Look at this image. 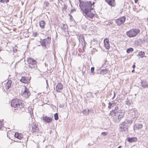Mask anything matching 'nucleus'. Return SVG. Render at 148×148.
Wrapping results in <instances>:
<instances>
[{"label": "nucleus", "mask_w": 148, "mask_h": 148, "mask_svg": "<svg viewBox=\"0 0 148 148\" xmlns=\"http://www.w3.org/2000/svg\"><path fill=\"white\" fill-rule=\"evenodd\" d=\"M94 2L91 1H79V7L82 11L84 13L91 12L94 10Z\"/></svg>", "instance_id": "obj_1"}, {"label": "nucleus", "mask_w": 148, "mask_h": 148, "mask_svg": "<svg viewBox=\"0 0 148 148\" xmlns=\"http://www.w3.org/2000/svg\"><path fill=\"white\" fill-rule=\"evenodd\" d=\"M11 106L14 108L15 110H22L23 109V104L22 103V101L18 99H13L12 100Z\"/></svg>", "instance_id": "obj_2"}, {"label": "nucleus", "mask_w": 148, "mask_h": 148, "mask_svg": "<svg viewBox=\"0 0 148 148\" xmlns=\"http://www.w3.org/2000/svg\"><path fill=\"white\" fill-rule=\"evenodd\" d=\"M51 38L48 37L47 38L43 40L41 42V45L43 47L46 48L47 45H48L50 42Z\"/></svg>", "instance_id": "obj_3"}, {"label": "nucleus", "mask_w": 148, "mask_h": 148, "mask_svg": "<svg viewBox=\"0 0 148 148\" xmlns=\"http://www.w3.org/2000/svg\"><path fill=\"white\" fill-rule=\"evenodd\" d=\"M22 90L23 92L22 94V96L26 98L29 97L30 95V93L28 89L25 87H24L22 88Z\"/></svg>", "instance_id": "obj_4"}, {"label": "nucleus", "mask_w": 148, "mask_h": 148, "mask_svg": "<svg viewBox=\"0 0 148 148\" xmlns=\"http://www.w3.org/2000/svg\"><path fill=\"white\" fill-rule=\"evenodd\" d=\"M140 32L138 29H133L130 30V38L136 36Z\"/></svg>", "instance_id": "obj_5"}, {"label": "nucleus", "mask_w": 148, "mask_h": 148, "mask_svg": "<svg viewBox=\"0 0 148 148\" xmlns=\"http://www.w3.org/2000/svg\"><path fill=\"white\" fill-rule=\"evenodd\" d=\"M114 114H116L115 117V118H117L118 116V121L116 120V122H119L120 121V119L122 118L124 114V112H114Z\"/></svg>", "instance_id": "obj_6"}, {"label": "nucleus", "mask_w": 148, "mask_h": 148, "mask_svg": "<svg viewBox=\"0 0 148 148\" xmlns=\"http://www.w3.org/2000/svg\"><path fill=\"white\" fill-rule=\"evenodd\" d=\"M125 17L123 16L121 18L117 19L116 21V22L118 25H121L123 24L125 22Z\"/></svg>", "instance_id": "obj_7"}, {"label": "nucleus", "mask_w": 148, "mask_h": 148, "mask_svg": "<svg viewBox=\"0 0 148 148\" xmlns=\"http://www.w3.org/2000/svg\"><path fill=\"white\" fill-rule=\"evenodd\" d=\"M120 131H123L125 130L128 129V126L127 124L125 123L124 122L121 124L120 125Z\"/></svg>", "instance_id": "obj_8"}, {"label": "nucleus", "mask_w": 148, "mask_h": 148, "mask_svg": "<svg viewBox=\"0 0 148 148\" xmlns=\"http://www.w3.org/2000/svg\"><path fill=\"white\" fill-rule=\"evenodd\" d=\"M42 119L45 122L47 123H50L52 122L53 119L52 118L48 117L46 116H43Z\"/></svg>", "instance_id": "obj_9"}, {"label": "nucleus", "mask_w": 148, "mask_h": 148, "mask_svg": "<svg viewBox=\"0 0 148 148\" xmlns=\"http://www.w3.org/2000/svg\"><path fill=\"white\" fill-rule=\"evenodd\" d=\"M27 62L28 64H32L34 66L36 65L37 62L36 60L30 58H28L27 59Z\"/></svg>", "instance_id": "obj_10"}, {"label": "nucleus", "mask_w": 148, "mask_h": 148, "mask_svg": "<svg viewBox=\"0 0 148 148\" xmlns=\"http://www.w3.org/2000/svg\"><path fill=\"white\" fill-rule=\"evenodd\" d=\"M84 14L86 15V18L88 19L92 18L95 16V14L92 13H91V12Z\"/></svg>", "instance_id": "obj_11"}, {"label": "nucleus", "mask_w": 148, "mask_h": 148, "mask_svg": "<svg viewBox=\"0 0 148 148\" xmlns=\"http://www.w3.org/2000/svg\"><path fill=\"white\" fill-rule=\"evenodd\" d=\"M63 88V85L60 83H59L56 86V91L58 92H60V90L62 89Z\"/></svg>", "instance_id": "obj_12"}, {"label": "nucleus", "mask_w": 148, "mask_h": 148, "mask_svg": "<svg viewBox=\"0 0 148 148\" xmlns=\"http://www.w3.org/2000/svg\"><path fill=\"white\" fill-rule=\"evenodd\" d=\"M32 131L33 132H36L38 130V127L35 123H33L32 125Z\"/></svg>", "instance_id": "obj_13"}, {"label": "nucleus", "mask_w": 148, "mask_h": 148, "mask_svg": "<svg viewBox=\"0 0 148 148\" xmlns=\"http://www.w3.org/2000/svg\"><path fill=\"white\" fill-rule=\"evenodd\" d=\"M104 42L105 47L107 49H109L110 47L108 39L106 38L104 40Z\"/></svg>", "instance_id": "obj_14"}, {"label": "nucleus", "mask_w": 148, "mask_h": 148, "mask_svg": "<svg viewBox=\"0 0 148 148\" xmlns=\"http://www.w3.org/2000/svg\"><path fill=\"white\" fill-rule=\"evenodd\" d=\"M106 1L110 6H114L115 4V0H105Z\"/></svg>", "instance_id": "obj_15"}, {"label": "nucleus", "mask_w": 148, "mask_h": 148, "mask_svg": "<svg viewBox=\"0 0 148 148\" xmlns=\"http://www.w3.org/2000/svg\"><path fill=\"white\" fill-rule=\"evenodd\" d=\"M12 81L11 80L9 79L8 80L7 82L5 84V88L8 90L10 87L11 86Z\"/></svg>", "instance_id": "obj_16"}, {"label": "nucleus", "mask_w": 148, "mask_h": 148, "mask_svg": "<svg viewBox=\"0 0 148 148\" xmlns=\"http://www.w3.org/2000/svg\"><path fill=\"white\" fill-rule=\"evenodd\" d=\"M20 81L24 83H27L29 82V79L26 77H22L20 80Z\"/></svg>", "instance_id": "obj_17"}, {"label": "nucleus", "mask_w": 148, "mask_h": 148, "mask_svg": "<svg viewBox=\"0 0 148 148\" xmlns=\"http://www.w3.org/2000/svg\"><path fill=\"white\" fill-rule=\"evenodd\" d=\"M141 85L144 88H145L148 87V83L144 80H143L141 81Z\"/></svg>", "instance_id": "obj_18"}, {"label": "nucleus", "mask_w": 148, "mask_h": 148, "mask_svg": "<svg viewBox=\"0 0 148 148\" xmlns=\"http://www.w3.org/2000/svg\"><path fill=\"white\" fill-rule=\"evenodd\" d=\"M67 25L65 24H63L61 26V28L62 30H64V32L66 33V32H67Z\"/></svg>", "instance_id": "obj_19"}, {"label": "nucleus", "mask_w": 148, "mask_h": 148, "mask_svg": "<svg viewBox=\"0 0 148 148\" xmlns=\"http://www.w3.org/2000/svg\"><path fill=\"white\" fill-rule=\"evenodd\" d=\"M39 24L41 28L44 29L45 28V21L43 20H42L39 22Z\"/></svg>", "instance_id": "obj_20"}, {"label": "nucleus", "mask_w": 148, "mask_h": 148, "mask_svg": "<svg viewBox=\"0 0 148 148\" xmlns=\"http://www.w3.org/2000/svg\"><path fill=\"white\" fill-rule=\"evenodd\" d=\"M143 127V125L141 124L135 125L134 127V129L135 130L136 129H141Z\"/></svg>", "instance_id": "obj_21"}, {"label": "nucleus", "mask_w": 148, "mask_h": 148, "mask_svg": "<svg viewBox=\"0 0 148 148\" xmlns=\"http://www.w3.org/2000/svg\"><path fill=\"white\" fill-rule=\"evenodd\" d=\"M145 53L144 52H143L142 51L140 52L137 55L138 56H140V58H143L144 57H145Z\"/></svg>", "instance_id": "obj_22"}, {"label": "nucleus", "mask_w": 148, "mask_h": 148, "mask_svg": "<svg viewBox=\"0 0 148 148\" xmlns=\"http://www.w3.org/2000/svg\"><path fill=\"white\" fill-rule=\"evenodd\" d=\"M108 70L107 69L101 70L100 71V73L102 75H104L107 73Z\"/></svg>", "instance_id": "obj_23"}, {"label": "nucleus", "mask_w": 148, "mask_h": 148, "mask_svg": "<svg viewBox=\"0 0 148 148\" xmlns=\"http://www.w3.org/2000/svg\"><path fill=\"white\" fill-rule=\"evenodd\" d=\"M97 43L98 41L95 39H93V40L91 41V45H97Z\"/></svg>", "instance_id": "obj_24"}, {"label": "nucleus", "mask_w": 148, "mask_h": 148, "mask_svg": "<svg viewBox=\"0 0 148 148\" xmlns=\"http://www.w3.org/2000/svg\"><path fill=\"white\" fill-rule=\"evenodd\" d=\"M137 140V139L136 137L130 138V142L132 143L136 142Z\"/></svg>", "instance_id": "obj_25"}, {"label": "nucleus", "mask_w": 148, "mask_h": 148, "mask_svg": "<svg viewBox=\"0 0 148 148\" xmlns=\"http://www.w3.org/2000/svg\"><path fill=\"white\" fill-rule=\"evenodd\" d=\"M79 41L81 42H83L84 41V37L83 36H80L79 37Z\"/></svg>", "instance_id": "obj_26"}, {"label": "nucleus", "mask_w": 148, "mask_h": 148, "mask_svg": "<svg viewBox=\"0 0 148 148\" xmlns=\"http://www.w3.org/2000/svg\"><path fill=\"white\" fill-rule=\"evenodd\" d=\"M54 119L56 120H57L58 119V114L57 113H55L54 115Z\"/></svg>", "instance_id": "obj_27"}, {"label": "nucleus", "mask_w": 148, "mask_h": 148, "mask_svg": "<svg viewBox=\"0 0 148 148\" xmlns=\"http://www.w3.org/2000/svg\"><path fill=\"white\" fill-rule=\"evenodd\" d=\"M95 68L93 67L91 68L90 69V72L92 73L93 75H94L95 73L94 72Z\"/></svg>", "instance_id": "obj_28"}, {"label": "nucleus", "mask_w": 148, "mask_h": 148, "mask_svg": "<svg viewBox=\"0 0 148 148\" xmlns=\"http://www.w3.org/2000/svg\"><path fill=\"white\" fill-rule=\"evenodd\" d=\"M28 66L30 68H31V69L34 68L36 67V66H34V65H33V64H29Z\"/></svg>", "instance_id": "obj_29"}, {"label": "nucleus", "mask_w": 148, "mask_h": 148, "mask_svg": "<svg viewBox=\"0 0 148 148\" xmlns=\"http://www.w3.org/2000/svg\"><path fill=\"white\" fill-rule=\"evenodd\" d=\"M129 101V100L127 99V100H126L125 102V104L127 105L128 106L130 104Z\"/></svg>", "instance_id": "obj_30"}, {"label": "nucleus", "mask_w": 148, "mask_h": 148, "mask_svg": "<svg viewBox=\"0 0 148 148\" xmlns=\"http://www.w3.org/2000/svg\"><path fill=\"white\" fill-rule=\"evenodd\" d=\"M9 2V0H0V2L1 3H7Z\"/></svg>", "instance_id": "obj_31"}, {"label": "nucleus", "mask_w": 148, "mask_h": 148, "mask_svg": "<svg viewBox=\"0 0 148 148\" xmlns=\"http://www.w3.org/2000/svg\"><path fill=\"white\" fill-rule=\"evenodd\" d=\"M44 3L46 7H47L49 5V3L48 1H45L44 2Z\"/></svg>", "instance_id": "obj_32"}, {"label": "nucleus", "mask_w": 148, "mask_h": 148, "mask_svg": "<svg viewBox=\"0 0 148 148\" xmlns=\"http://www.w3.org/2000/svg\"><path fill=\"white\" fill-rule=\"evenodd\" d=\"M19 134L18 133H15L14 135V136L16 138H18V137H19Z\"/></svg>", "instance_id": "obj_33"}, {"label": "nucleus", "mask_w": 148, "mask_h": 148, "mask_svg": "<svg viewBox=\"0 0 148 148\" xmlns=\"http://www.w3.org/2000/svg\"><path fill=\"white\" fill-rule=\"evenodd\" d=\"M28 110L29 111H33V108L32 107H28Z\"/></svg>", "instance_id": "obj_34"}, {"label": "nucleus", "mask_w": 148, "mask_h": 148, "mask_svg": "<svg viewBox=\"0 0 148 148\" xmlns=\"http://www.w3.org/2000/svg\"><path fill=\"white\" fill-rule=\"evenodd\" d=\"M83 114L86 115L88 114L89 112H82Z\"/></svg>", "instance_id": "obj_35"}, {"label": "nucleus", "mask_w": 148, "mask_h": 148, "mask_svg": "<svg viewBox=\"0 0 148 148\" xmlns=\"http://www.w3.org/2000/svg\"><path fill=\"white\" fill-rule=\"evenodd\" d=\"M112 104L110 102H109V106H108V107L109 108H111V106H112Z\"/></svg>", "instance_id": "obj_36"}, {"label": "nucleus", "mask_w": 148, "mask_h": 148, "mask_svg": "<svg viewBox=\"0 0 148 148\" xmlns=\"http://www.w3.org/2000/svg\"><path fill=\"white\" fill-rule=\"evenodd\" d=\"M3 125L2 124V122L0 120V129H1Z\"/></svg>", "instance_id": "obj_37"}, {"label": "nucleus", "mask_w": 148, "mask_h": 148, "mask_svg": "<svg viewBox=\"0 0 148 148\" xmlns=\"http://www.w3.org/2000/svg\"><path fill=\"white\" fill-rule=\"evenodd\" d=\"M107 134V133H106V132H103L101 133V134L104 136L106 135Z\"/></svg>", "instance_id": "obj_38"}, {"label": "nucleus", "mask_w": 148, "mask_h": 148, "mask_svg": "<svg viewBox=\"0 0 148 148\" xmlns=\"http://www.w3.org/2000/svg\"><path fill=\"white\" fill-rule=\"evenodd\" d=\"M19 137H18V138L20 139H21V138H22V135H19Z\"/></svg>", "instance_id": "obj_39"}, {"label": "nucleus", "mask_w": 148, "mask_h": 148, "mask_svg": "<svg viewBox=\"0 0 148 148\" xmlns=\"http://www.w3.org/2000/svg\"><path fill=\"white\" fill-rule=\"evenodd\" d=\"M127 34L128 36L130 37V31H127Z\"/></svg>", "instance_id": "obj_40"}, {"label": "nucleus", "mask_w": 148, "mask_h": 148, "mask_svg": "<svg viewBox=\"0 0 148 148\" xmlns=\"http://www.w3.org/2000/svg\"><path fill=\"white\" fill-rule=\"evenodd\" d=\"M34 35L35 36H36L38 35V33L37 32H35L34 33Z\"/></svg>", "instance_id": "obj_41"}, {"label": "nucleus", "mask_w": 148, "mask_h": 148, "mask_svg": "<svg viewBox=\"0 0 148 148\" xmlns=\"http://www.w3.org/2000/svg\"><path fill=\"white\" fill-rule=\"evenodd\" d=\"M133 49L132 48H130V52H132L133 51Z\"/></svg>", "instance_id": "obj_42"}, {"label": "nucleus", "mask_w": 148, "mask_h": 148, "mask_svg": "<svg viewBox=\"0 0 148 148\" xmlns=\"http://www.w3.org/2000/svg\"><path fill=\"white\" fill-rule=\"evenodd\" d=\"M130 48H128L127 50V53H130Z\"/></svg>", "instance_id": "obj_43"}, {"label": "nucleus", "mask_w": 148, "mask_h": 148, "mask_svg": "<svg viewBox=\"0 0 148 148\" xmlns=\"http://www.w3.org/2000/svg\"><path fill=\"white\" fill-rule=\"evenodd\" d=\"M29 112V114L31 115V116H32V114H33V112Z\"/></svg>", "instance_id": "obj_44"}, {"label": "nucleus", "mask_w": 148, "mask_h": 148, "mask_svg": "<svg viewBox=\"0 0 148 148\" xmlns=\"http://www.w3.org/2000/svg\"><path fill=\"white\" fill-rule=\"evenodd\" d=\"M127 140L129 142H130V137H128L127 139Z\"/></svg>", "instance_id": "obj_45"}, {"label": "nucleus", "mask_w": 148, "mask_h": 148, "mask_svg": "<svg viewBox=\"0 0 148 148\" xmlns=\"http://www.w3.org/2000/svg\"><path fill=\"white\" fill-rule=\"evenodd\" d=\"M75 11V10L74 9H73V10H71V12H73V11Z\"/></svg>", "instance_id": "obj_46"}, {"label": "nucleus", "mask_w": 148, "mask_h": 148, "mask_svg": "<svg viewBox=\"0 0 148 148\" xmlns=\"http://www.w3.org/2000/svg\"><path fill=\"white\" fill-rule=\"evenodd\" d=\"M135 64H134L133 66H132V67L134 69L135 68Z\"/></svg>", "instance_id": "obj_47"}, {"label": "nucleus", "mask_w": 148, "mask_h": 148, "mask_svg": "<svg viewBox=\"0 0 148 148\" xmlns=\"http://www.w3.org/2000/svg\"><path fill=\"white\" fill-rule=\"evenodd\" d=\"M138 0H134V2L135 3H137Z\"/></svg>", "instance_id": "obj_48"}, {"label": "nucleus", "mask_w": 148, "mask_h": 148, "mask_svg": "<svg viewBox=\"0 0 148 148\" xmlns=\"http://www.w3.org/2000/svg\"><path fill=\"white\" fill-rule=\"evenodd\" d=\"M17 50L16 49H14L13 51L14 52H15Z\"/></svg>", "instance_id": "obj_49"}, {"label": "nucleus", "mask_w": 148, "mask_h": 148, "mask_svg": "<svg viewBox=\"0 0 148 148\" xmlns=\"http://www.w3.org/2000/svg\"><path fill=\"white\" fill-rule=\"evenodd\" d=\"M46 82L47 86H48V82H47V80H46Z\"/></svg>", "instance_id": "obj_50"}, {"label": "nucleus", "mask_w": 148, "mask_h": 148, "mask_svg": "<svg viewBox=\"0 0 148 148\" xmlns=\"http://www.w3.org/2000/svg\"><path fill=\"white\" fill-rule=\"evenodd\" d=\"M134 69H133V70L132 71V73H133V72H134Z\"/></svg>", "instance_id": "obj_51"}, {"label": "nucleus", "mask_w": 148, "mask_h": 148, "mask_svg": "<svg viewBox=\"0 0 148 148\" xmlns=\"http://www.w3.org/2000/svg\"><path fill=\"white\" fill-rule=\"evenodd\" d=\"M118 148H121V146H120L118 147Z\"/></svg>", "instance_id": "obj_52"}, {"label": "nucleus", "mask_w": 148, "mask_h": 148, "mask_svg": "<svg viewBox=\"0 0 148 148\" xmlns=\"http://www.w3.org/2000/svg\"><path fill=\"white\" fill-rule=\"evenodd\" d=\"M115 94L114 93V97L112 98V99H113L114 98V96H115Z\"/></svg>", "instance_id": "obj_53"}, {"label": "nucleus", "mask_w": 148, "mask_h": 148, "mask_svg": "<svg viewBox=\"0 0 148 148\" xmlns=\"http://www.w3.org/2000/svg\"><path fill=\"white\" fill-rule=\"evenodd\" d=\"M114 111V110H112V111Z\"/></svg>", "instance_id": "obj_54"}, {"label": "nucleus", "mask_w": 148, "mask_h": 148, "mask_svg": "<svg viewBox=\"0 0 148 148\" xmlns=\"http://www.w3.org/2000/svg\"><path fill=\"white\" fill-rule=\"evenodd\" d=\"M88 145H90V143H89V144H88Z\"/></svg>", "instance_id": "obj_55"}, {"label": "nucleus", "mask_w": 148, "mask_h": 148, "mask_svg": "<svg viewBox=\"0 0 148 148\" xmlns=\"http://www.w3.org/2000/svg\"><path fill=\"white\" fill-rule=\"evenodd\" d=\"M88 111H89V110H88Z\"/></svg>", "instance_id": "obj_56"}, {"label": "nucleus", "mask_w": 148, "mask_h": 148, "mask_svg": "<svg viewBox=\"0 0 148 148\" xmlns=\"http://www.w3.org/2000/svg\"><path fill=\"white\" fill-rule=\"evenodd\" d=\"M114 112L113 111H112V112Z\"/></svg>", "instance_id": "obj_57"}, {"label": "nucleus", "mask_w": 148, "mask_h": 148, "mask_svg": "<svg viewBox=\"0 0 148 148\" xmlns=\"http://www.w3.org/2000/svg\"><path fill=\"white\" fill-rule=\"evenodd\" d=\"M125 144H126V142L125 143Z\"/></svg>", "instance_id": "obj_58"}, {"label": "nucleus", "mask_w": 148, "mask_h": 148, "mask_svg": "<svg viewBox=\"0 0 148 148\" xmlns=\"http://www.w3.org/2000/svg\"><path fill=\"white\" fill-rule=\"evenodd\" d=\"M84 111H86V110H84Z\"/></svg>", "instance_id": "obj_59"}, {"label": "nucleus", "mask_w": 148, "mask_h": 148, "mask_svg": "<svg viewBox=\"0 0 148 148\" xmlns=\"http://www.w3.org/2000/svg\"><path fill=\"white\" fill-rule=\"evenodd\" d=\"M147 20H148V18H147Z\"/></svg>", "instance_id": "obj_60"}]
</instances>
